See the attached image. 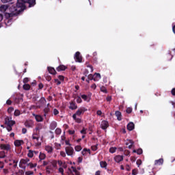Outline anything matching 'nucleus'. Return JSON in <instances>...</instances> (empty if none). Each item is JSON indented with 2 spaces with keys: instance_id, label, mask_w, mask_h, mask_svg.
Listing matches in <instances>:
<instances>
[{
  "instance_id": "obj_62",
  "label": "nucleus",
  "mask_w": 175,
  "mask_h": 175,
  "mask_svg": "<svg viewBox=\"0 0 175 175\" xmlns=\"http://www.w3.org/2000/svg\"><path fill=\"white\" fill-rule=\"evenodd\" d=\"M6 103H7V105H12V100H8L7 102H6Z\"/></svg>"
},
{
  "instance_id": "obj_28",
  "label": "nucleus",
  "mask_w": 175,
  "mask_h": 175,
  "mask_svg": "<svg viewBox=\"0 0 175 175\" xmlns=\"http://www.w3.org/2000/svg\"><path fill=\"white\" fill-rule=\"evenodd\" d=\"M81 97L83 99V100H86L87 102H90V99H88V96L85 94H82Z\"/></svg>"
},
{
  "instance_id": "obj_42",
  "label": "nucleus",
  "mask_w": 175,
  "mask_h": 175,
  "mask_svg": "<svg viewBox=\"0 0 175 175\" xmlns=\"http://www.w3.org/2000/svg\"><path fill=\"white\" fill-rule=\"evenodd\" d=\"M81 133H82V135H85V133H87V129L85 128H83L81 131Z\"/></svg>"
},
{
  "instance_id": "obj_64",
  "label": "nucleus",
  "mask_w": 175,
  "mask_h": 175,
  "mask_svg": "<svg viewBox=\"0 0 175 175\" xmlns=\"http://www.w3.org/2000/svg\"><path fill=\"white\" fill-rule=\"evenodd\" d=\"M171 92L172 95H175V88L172 89Z\"/></svg>"
},
{
  "instance_id": "obj_29",
  "label": "nucleus",
  "mask_w": 175,
  "mask_h": 175,
  "mask_svg": "<svg viewBox=\"0 0 175 175\" xmlns=\"http://www.w3.org/2000/svg\"><path fill=\"white\" fill-rule=\"evenodd\" d=\"M100 165L101 167H106L107 166V163H106V161H101Z\"/></svg>"
},
{
  "instance_id": "obj_51",
  "label": "nucleus",
  "mask_w": 175,
  "mask_h": 175,
  "mask_svg": "<svg viewBox=\"0 0 175 175\" xmlns=\"http://www.w3.org/2000/svg\"><path fill=\"white\" fill-rule=\"evenodd\" d=\"M92 150L93 151H96V150H98V147L96 146H92Z\"/></svg>"
},
{
  "instance_id": "obj_11",
  "label": "nucleus",
  "mask_w": 175,
  "mask_h": 175,
  "mask_svg": "<svg viewBox=\"0 0 175 175\" xmlns=\"http://www.w3.org/2000/svg\"><path fill=\"white\" fill-rule=\"evenodd\" d=\"M116 162H117L118 163H120V162H121V161L124 160V157L121 156V155H118L116 157H115L114 158Z\"/></svg>"
},
{
  "instance_id": "obj_12",
  "label": "nucleus",
  "mask_w": 175,
  "mask_h": 175,
  "mask_svg": "<svg viewBox=\"0 0 175 175\" xmlns=\"http://www.w3.org/2000/svg\"><path fill=\"white\" fill-rule=\"evenodd\" d=\"M127 129L129 131H133V129H135V124H133V122L129 123L127 125Z\"/></svg>"
},
{
  "instance_id": "obj_24",
  "label": "nucleus",
  "mask_w": 175,
  "mask_h": 175,
  "mask_svg": "<svg viewBox=\"0 0 175 175\" xmlns=\"http://www.w3.org/2000/svg\"><path fill=\"white\" fill-rule=\"evenodd\" d=\"M51 129L54 130L55 128H57V122H52L51 123Z\"/></svg>"
},
{
  "instance_id": "obj_4",
  "label": "nucleus",
  "mask_w": 175,
  "mask_h": 175,
  "mask_svg": "<svg viewBox=\"0 0 175 175\" xmlns=\"http://www.w3.org/2000/svg\"><path fill=\"white\" fill-rule=\"evenodd\" d=\"M5 124L8 125V126H13L14 124H16V122L12 120V118L7 117L5 119Z\"/></svg>"
},
{
  "instance_id": "obj_16",
  "label": "nucleus",
  "mask_w": 175,
  "mask_h": 175,
  "mask_svg": "<svg viewBox=\"0 0 175 175\" xmlns=\"http://www.w3.org/2000/svg\"><path fill=\"white\" fill-rule=\"evenodd\" d=\"M42 128L43 125L42 124H38L34 131L36 132H39V131L42 130Z\"/></svg>"
},
{
  "instance_id": "obj_56",
  "label": "nucleus",
  "mask_w": 175,
  "mask_h": 175,
  "mask_svg": "<svg viewBox=\"0 0 175 175\" xmlns=\"http://www.w3.org/2000/svg\"><path fill=\"white\" fill-rule=\"evenodd\" d=\"M137 166H140V165H142V160H137Z\"/></svg>"
},
{
  "instance_id": "obj_46",
  "label": "nucleus",
  "mask_w": 175,
  "mask_h": 175,
  "mask_svg": "<svg viewBox=\"0 0 175 175\" xmlns=\"http://www.w3.org/2000/svg\"><path fill=\"white\" fill-rule=\"evenodd\" d=\"M60 155H61V157H63L64 158H65V157H66V154L64 151L60 152Z\"/></svg>"
},
{
  "instance_id": "obj_25",
  "label": "nucleus",
  "mask_w": 175,
  "mask_h": 175,
  "mask_svg": "<svg viewBox=\"0 0 175 175\" xmlns=\"http://www.w3.org/2000/svg\"><path fill=\"white\" fill-rule=\"evenodd\" d=\"M115 116H117L118 121H121V112H120L118 111H116Z\"/></svg>"
},
{
  "instance_id": "obj_57",
  "label": "nucleus",
  "mask_w": 175,
  "mask_h": 175,
  "mask_svg": "<svg viewBox=\"0 0 175 175\" xmlns=\"http://www.w3.org/2000/svg\"><path fill=\"white\" fill-rule=\"evenodd\" d=\"M13 126H7V130L8 131V132H10V131H12V127Z\"/></svg>"
},
{
  "instance_id": "obj_35",
  "label": "nucleus",
  "mask_w": 175,
  "mask_h": 175,
  "mask_svg": "<svg viewBox=\"0 0 175 175\" xmlns=\"http://www.w3.org/2000/svg\"><path fill=\"white\" fill-rule=\"evenodd\" d=\"M0 158H6V154H5V151L0 152Z\"/></svg>"
},
{
  "instance_id": "obj_33",
  "label": "nucleus",
  "mask_w": 175,
  "mask_h": 175,
  "mask_svg": "<svg viewBox=\"0 0 175 175\" xmlns=\"http://www.w3.org/2000/svg\"><path fill=\"white\" fill-rule=\"evenodd\" d=\"M27 166H29L30 169H33V167H36V164L29 163H27Z\"/></svg>"
},
{
  "instance_id": "obj_30",
  "label": "nucleus",
  "mask_w": 175,
  "mask_h": 175,
  "mask_svg": "<svg viewBox=\"0 0 175 175\" xmlns=\"http://www.w3.org/2000/svg\"><path fill=\"white\" fill-rule=\"evenodd\" d=\"M14 116H16V117H18V116H20V114H21V112L20 111V110H18V109H16L15 111H14Z\"/></svg>"
},
{
  "instance_id": "obj_14",
  "label": "nucleus",
  "mask_w": 175,
  "mask_h": 175,
  "mask_svg": "<svg viewBox=\"0 0 175 175\" xmlns=\"http://www.w3.org/2000/svg\"><path fill=\"white\" fill-rule=\"evenodd\" d=\"M133 144H135V142H133L132 140L129 139L127 140V142H126V146H129V148H132V146H133Z\"/></svg>"
},
{
  "instance_id": "obj_43",
  "label": "nucleus",
  "mask_w": 175,
  "mask_h": 175,
  "mask_svg": "<svg viewBox=\"0 0 175 175\" xmlns=\"http://www.w3.org/2000/svg\"><path fill=\"white\" fill-rule=\"evenodd\" d=\"M77 103H81V102H82L81 97L78 96L77 98Z\"/></svg>"
},
{
  "instance_id": "obj_41",
  "label": "nucleus",
  "mask_w": 175,
  "mask_h": 175,
  "mask_svg": "<svg viewBox=\"0 0 175 175\" xmlns=\"http://www.w3.org/2000/svg\"><path fill=\"white\" fill-rule=\"evenodd\" d=\"M90 152V149H83V151L81 152H82V154L83 155H85V152Z\"/></svg>"
},
{
  "instance_id": "obj_60",
  "label": "nucleus",
  "mask_w": 175,
  "mask_h": 175,
  "mask_svg": "<svg viewBox=\"0 0 175 175\" xmlns=\"http://www.w3.org/2000/svg\"><path fill=\"white\" fill-rule=\"evenodd\" d=\"M0 169H3V163L0 161Z\"/></svg>"
},
{
  "instance_id": "obj_32",
  "label": "nucleus",
  "mask_w": 175,
  "mask_h": 175,
  "mask_svg": "<svg viewBox=\"0 0 175 175\" xmlns=\"http://www.w3.org/2000/svg\"><path fill=\"white\" fill-rule=\"evenodd\" d=\"M23 88L28 91V90L31 88V85H29V84H25L23 85Z\"/></svg>"
},
{
  "instance_id": "obj_36",
  "label": "nucleus",
  "mask_w": 175,
  "mask_h": 175,
  "mask_svg": "<svg viewBox=\"0 0 175 175\" xmlns=\"http://www.w3.org/2000/svg\"><path fill=\"white\" fill-rule=\"evenodd\" d=\"M28 157H29V158H32V157H33V151H32V150H29V153H28Z\"/></svg>"
},
{
  "instance_id": "obj_34",
  "label": "nucleus",
  "mask_w": 175,
  "mask_h": 175,
  "mask_svg": "<svg viewBox=\"0 0 175 175\" xmlns=\"http://www.w3.org/2000/svg\"><path fill=\"white\" fill-rule=\"evenodd\" d=\"M13 111H14V108H13V107L8 108V113H9V114H11V113H13Z\"/></svg>"
},
{
  "instance_id": "obj_44",
  "label": "nucleus",
  "mask_w": 175,
  "mask_h": 175,
  "mask_svg": "<svg viewBox=\"0 0 175 175\" xmlns=\"http://www.w3.org/2000/svg\"><path fill=\"white\" fill-rule=\"evenodd\" d=\"M137 154H138V155H140V154H143V150H142V149H138V150H137Z\"/></svg>"
},
{
  "instance_id": "obj_47",
  "label": "nucleus",
  "mask_w": 175,
  "mask_h": 175,
  "mask_svg": "<svg viewBox=\"0 0 175 175\" xmlns=\"http://www.w3.org/2000/svg\"><path fill=\"white\" fill-rule=\"evenodd\" d=\"M33 174V172L32 171H27L25 172V175H32Z\"/></svg>"
},
{
  "instance_id": "obj_38",
  "label": "nucleus",
  "mask_w": 175,
  "mask_h": 175,
  "mask_svg": "<svg viewBox=\"0 0 175 175\" xmlns=\"http://www.w3.org/2000/svg\"><path fill=\"white\" fill-rule=\"evenodd\" d=\"M62 132V131L61 130V129H56V130H55L56 135H61Z\"/></svg>"
},
{
  "instance_id": "obj_54",
  "label": "nucleus",
  "mask_w": 175,
  "mask_h": 175,
  "mask_svg": "<svg viewBox=\"0 0 175 175\" xmlns=\"http://www.w3.org/2000/svg\"><path fill=\"white\" fill-rule=\"evenodd\" d=\"M132 174H133V175H136V174H137V170H133V171H132Z\"/></svg>"
},
{
  "instance_id": "obj_31",
  "label": "nucleus",
  "mask_w": 175,
  "mask_h": 175,
  "mask_svg": "<svg viewBox=\"0 0 175 175\" xmlns=\"http://www.w3.org/2000/svg\"><path fill=\"white\" fill-rule=\"evenodd\" d=\"M116 150H117V148L116 147L110 148L109 152H111V154H114V152H116Z\"/></svg>"
},
{
  "instance_id": "obj_5",
  "label": "nucleus",
  "mask_w": 175,
  "mask_h": 175,
  "mask_svg": "<svg viewBox=\"0 0 175 175\" xmlns=\"http://www.w3.org/2000/svg\"><path fill=\"white\" fill-rule=\"evenodd\" d=\"M66 152L67 155L72 156L73 155V152H75V150L71 146L66 147Z\"/></svg>"
},
{
  "instance_id": "obj_48",
  "label": "nucleus",
  "mask_w": 175,
  "mask_h": 175,
  "mask_svg": "<svg viewBox=\"0 0 175 175\" xmlns=\"http://www.w3.org/2000/svg\"><path fill=\"white\" fill-rule=\"evenodd\" d=\"M55 83H56L57 85H59V84H61V81L55 79Z\"/></svg>"
},
{
  "instance_id": "obj_10",
  "label": "nucleus",
  "mask_w": 175,
  "mask_h": 175,
  "mask_svg": "<svg viewBox=\"0 0 175 175\" xmlns=\"http://www.w3.org/2000/svg\"><path fill=\"white\" fill-rule=\"evenodd\" d=\"M0 148L1 150H5L6 151H9V150H10V146H9V144H1Z\"/></svg>"
},
{
  "instance_id": "obj_40",
  "label": "nucleus",
  "mask_w": 175,
  "mask_h": 175,
  "mask_svg": "<svg viewBox=\"0 0 175 175\" xmlns=\"http://www.w3.org/2000/svg\"><path fill=\"white\" fill-rule=\"evenodd\" d=\"M53 114H54V116H57V114H59V111H57V109H53Z\"/></svg>"
},
{
  "instance_id": "obj_26",
  "label": "nucleus",
  "mask_w": 175,
  "mask_h": 175,
  "mask_svg": "<svg viewBox=\"0 0 175 175\" xmlns=\"http://www.w3.org/2000/svg\"><path fill=\"white\" fill-rule=\"evenodd\" d=\"M66 69V67H65L64 65L59 66L57 68V70H58V72H61V70H65Z\"/></svg>"
},
{
  "instance_id": "obj_58",
  "label": "nucleus",
  "mask_w": 175,
  "mask_h": 175,
  "mask_svg": "<svg viewBox=\"0 0 175 175\" xmlns=\"http://www.w3.org/2000/svg\"><path fill=\"white\" fill-rule=\"evenodd\" d=\"M96 113H97L98 116H102V111L98 110Z\"/></svg>"
},
{
  "instance_id": "obj_18",
  "label": "nucleus",
  "mask_w": 175,
  "mask_h": 175,
  "mask_svg": "<svg viewBox=\"0 0 175 175\" xmlns=\"http://www.w3.org/2000/svg\"><path fill=\"white\" fill-rule=\"evenodd\" d=\"M48 70L51 75H55V73H57L55 69H54L53 67H48Z\"/></svg>"
},
{
  "instance_id": "obj_7",
  "label": "nucleus",
  "mask_w": 175,
  "mask_h": 175,
  "mask_svg": "<svg viewBox=\"0 0 175 175\" xmlns=\"http://www.w3.org/2000/svg\"><path fill=\"white\" fill-rule=\"evenodd\" d=\"M28 162H29V159H22L19 163L20 167H23V165H28Z\"/></svg>"
},
{
  "instance_id": "obj_49",
  "label": "nucleus",
  "mask_w": 175,
  "mask_h": 175,
  "mask_svg": "<svg viewBox=\"0 0 175 175\" xmlns=\"http://www.w3.org/2000/svg\"><path fill=\"white\" fill-rule=\"evenodd\" d=\"M59 172L61 173L62 175H64V168L60 167L59 168Z\"/></svg>"
},
{
  "instance_id": "obj_52",
  "label": "nucleus",
  "mask_w": 175,
  "mask_h": 175,
  "mask_svg": "<svg viewBox=\"0 0 175 175\" xmlns=\"http://www.w3.org/2000/svg\"><path fill=\"white\" fill-rule=\"evenodd\" d=\"M106 100L107 102H110L111 100V96H108L106 98Z\"/></svg>"
},
{
  "instance_id": "obj_21",
  "label": "nucleus",
  "mask_w": 175,
  "mask_h": 175,
  "mask_svg": "<svg viewBox=\"0 0 175 175\" xmlns=\"http://www.w3.org/2000/svg\"><path fill=\"white\" fill-rule=\"evenodd\" d=\"M163 159H160L154 161V165H163Z\"/></svg>"
},
{
  "instance_id": "obj_27",
  "label": "nucleus",
  "mask_w": 175,
  "mask_h": 175,
  "mask_svg": "<svg viewBox=\"0 0 175 175\" xmlns=\"http://www.w3.org/2000/svg\"><path fill=\"white\" fill-rule=\"evenodd\" d=\"M46 158V154L44 153H40L39 155V159H40V161H43V159H44Z\"/></svg>"
},
{
  "instance_id": "obj_3",
  "label": "nucleus",
  "mask_w": 175,
  "mask_h": 175,
  "mask_svg": "<svg viewBox=\"0 0 175 175\" xmlns=\"http://www.w3.org/2000/svg\"><path fill=\"white\" fill-rule=\"evenodd\" d=\"M80 169V167L76 168L73 166L68 168V175H75L73 173H75V175H80V172H79Z\"/></svg>"
},
{
  "instance_id": "obj_63",
  "label": "nucleus",
  "mask_w": 175,
  "mask_h": 175,
  "mask_svg": "<svg viewBox=\"0 0 175 175\" xmlns=\"http://www.w3.org/2000/svg\"><path fill=\"white\" fill-rule=\"evenodd\" d=\"M22 133H24V134L27 133V129H22Z\"/></svg>"
},
{
  "instance_id": "obj_37",
  "label": "nucleus",
  "mask_w": 175,
  "mask_h": 175,
  "mask_svg": "<svg viewBox=\"0 0 175 175\" xmlns=\"http://www.w3.org/2000/svg\"><path fill=\"white\" fill-rule=\"evenodd\" d=\"M100 91L102 92H105V94H107V90H106V88H105L104 86H102L100 88Z\"/></svg>"
},
{
  "instance_id": "obj_15",
  "label": "nucleus",
  "mask_w": 175,
  "mask_h": 175,
  "mask_svg": "<svg viewBox=\"0 0 175 175\" xmlns=\"http://www.w3.org/2000/svg\"><path fill=\"white\" fill-rule=\"evenodd\" d=\"M21 144H24V141H23V140H16L14 142V145L16 146V147H20V146H21Z\"/></svg>"
},
{
  "instance_id": "obj_17",
  "label": "nucleus",
  "mask_w": 175,
  "mask_h": 175,
  "mask_svg": "<svg viewBox=\"0 0 175 175\" xmlns=\"http://www.w3.org/2000/svg\"><path fill=\"white\" fill-rule=\"evenodd\" d=\"M99 80H100V74L95 73L94 74V81H99Z\"/></svg>"
},
{
  "instance_id": "obj_23",
  "label": "nucleus",
  "mask_w": 175,
  "mask_h": 175,
  "mask_svg": "<svg viewBox=\"0 0 175 175\" xmlns=\"http://www.w3.org/2000/svg\"><path fill=\"white\" fill-rule=\"evenodd\" d=\"M25 126H27V128H32L33 123L32 122H26L25 123Z\"/></svg>"
},
{
  "instance_id": "obj_61",
  "label": "nucleus",
  "mask_w": 175,
  "mask_h": 175,
  "mask_svg": "<svg viewBox=\"0 0 175 175\" xmlns=\"http://www.w3.org/2000/svg\"><path fill=\"white\" fill-rule=\"evenodd\" d=\"M58 79H60L61 81H64V76L59 75V76L58 77Z\"/></svg>"
},
{
  "instance_id": "obj_45",
  "label": "nucleus",
  "mask_w": 175,
  "mask_h": 175,
  "mask_svg": "<svg viewBox=\"0 0 175 175\" xmlns=\"http://www.w3.org/2000/svg\"><path fill=\"white\" fill-rule=\"evenodd\" d=\"M126 113H128L129 114L131 113H132V108H131V107L127 108L126 110Z\"/></svg>"
},
{
  "instance_id": "obj_6",
  "label": "nucleus",
  "mask_w": 175,
  "mask_h": 175,
  "mask_svg": "<svg viewBox=\"0 0 175 175\" xmlns=\"http://www.w3.org/2000/svg\"><path fill=\"white\" fill-rule=\"evenodd\" d=\"M100 127L104 131H106L109 128V122L106 120H103L100 124Z\"/></svg>"
},
{
  "instance_id": "obj_1",
  "label": "nucleus",
  "mask_w": 175,
  "mask_h": 175,
  "mask_svg": "<svg viewBox=\"0 0 175 175\" xmlns=\"http://www.w3.org/2000/svg\"><path fill=\"white\" fill-rule=\"evenodd\" d=\"M25 4L28 5L29 8H32V6H35L36 5V0H17L16 7H14V9L11 8L12 13H14V12H20L21 9H24L25 8Z\"/></svg>"
},
{
  "instance_id": "obj_59",
  "label": "nucleus",
  "mask_w": 175,
  "mask_h": 175,
  "mask_svg": "<svg viewBox=\"0 0 175 175\" xmlns=\"http://www.w3.org/2000/svg\"><path fill=\"white\" fill-rule=\"evenodd\" d=\"M49 111H50V109H49V107H46V108L44 109V113H49Z\"/></svg>"
},
{
  "instance_id": "obj_50",
  "label": "nucleus",
  "mask_w": 175,
  "mask_h": 175,
  "mask_svg": "<svg viewBox=\"0 0 175 175\" xmlns=\"http://www.w3.org/2000/svg\"><path fill=\"white\" fill-rule=\"evenodd\" d=\"M94 75H88V79H90V80H94Z\"/></svg>"
},
{
  "instance_id": "obj_9",
  "label": "nucleus",
  "mask_w": 175,
  "mask_h": 175,
  "mask_svg": "<svg viewBox=\"0 0 175 175\" xmlns=\"http://www.w3.org/2000/svg\"><path fill=\"white\" fill-rule=\"evenodd\" d=\"M9 10V6L8 5H2L0 6V12L5 13Z\"/></svg>"
},
{
  "instance_id": "obj_19",
  "label": "nucleus",
  "mask_w": 175,
  "mask_h": 175,
  "mask_svg": "<svg viewBox=\"0 0 175 175\" xmlns=\"http://www.w3.org/2000/svg\"><path fill=\"white\" fill-rule=\"evenodd\" d=\"M69 108L71 110H76V109H77V105H76V104L74 103H70Z\"/></svg>"
},
{
  "instance_id": "obj_53",
  "label": "nucleus",
  "mask_w": 175,
  "mask_h": 175,
  "mask_svg": "<svg viewBox=\"0 0 175 175\" xmlns=\"http://www.w3.org/2000/svg\"><path fill=\"white\" fill-rule=\"evenodd\" d=\"M12 0H1L3 3H8V2H11Z\"/></svg>"
},
{
  "instance_id": "obj_55",
  "label": "nucleus",
  "mask_w": 175,
  "mask_h": 175,
  "mask_svg": "<svg viewBox=\"0 0 175 175\" xmlns=\"http://www.w3.org/2000/svg\"><path fill=\"white\" fill-rule=\"evenodd\" d=\"M29 81V79H28V78H25L24 79H23V83H25V84L26 83H28Z\"/></svg>"
},
{
  "instance_id": "obj_13",
  "label": "nucleus",
  "mask_w": 175,
  "mask_h": 175,
  "mask_svg": "<svg viewBox=\"0 0 175 175\" xmlns=\"http://www.w3.org/2000/svg\"><path fill=\"white\" fill-rule=\"evenodd\" d=\"M32 139L33 140H37V142L39 141V132H35L33 134V136H32Z\"/></svg>"
},
{
  "instance_id": "obj_39",
  "label": "nucleus",
  "mask_w": 175,
  "mask_h": 175,
  "mask_svg": "<svg viewBox=\"0 0 175 175\" xmlns=\"http://www.w3.org/2000/svg\"><path fill=\"white\" fill-rule=\"evenodd\" d=\"M75 151H81V146H75Z\"/></svg>"
},
{
  "instance_id": "obj_22",
  "label": "nucleus",
  "mask_w": 175,
  "mask_h": 175,
  "mask_svg": "<svg viewBox=\"0 0 175 175\" xmlns=\"http://www.w3.org/2000/svg\"><path fill=\"white\" fill-rule=\"evenodd\" d=\"M35 118L38 122H42V121H43V118L39 115H36Z\"/></svg>"
},
{
  "instance_id": "obj_20",
  "label": "nucleus",
  "mask_w": 175,
  "mask_h": 175,
  "mask_svg": "<svg viewBox=\"0 0 175 175\" xmlns=\"http://www.w3.org/2000/svg\"><path fill=\"white\" fill-rule=\"evenodd\" d=\"M45 150L49 152V154H51V152H53V147L50 146H45Z\"/></svg>"
},
{
  "instance_id": "obj_2",
  "label": "nucleus",
  "mask_w": 175,
  "mask_h": 175,
  "mask_svg": "<svg viewBox=\"0 0 175 175\" xmlns=\"http://www.w3.org/2000/svg\"><path fill=\"white\" fill-rule=\"evenodd\" d=\"M81 114H84V108L79 109L75 114L72 115V118L75 120V122L80 124L81 122V119L78 118L80 117Z\"/></svg>"
},
{
  "instance_id": "obj_8",
  "label": "nucleus",
  "mask_w": 175,
  "mask_h": 175,
  "mask_svg": "<svg viewBox=\"0 0 175 175\" xmlns=\"http://www.w3.org/2000/svg\"><path fill=\"white\" fill-rule=\"evenodd\" d=\"M75 61L77 62H81V55H80V52H77L75 55Z\"/></svg>"
}]
</instances>
